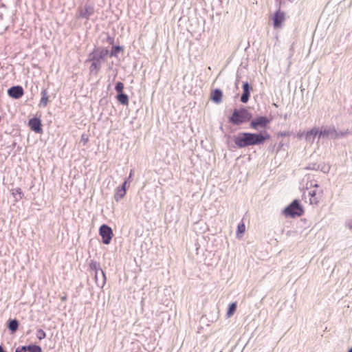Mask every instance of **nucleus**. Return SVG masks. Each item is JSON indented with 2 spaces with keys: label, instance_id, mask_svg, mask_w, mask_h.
Returning <instances> with one entry per match:
<instances>
[{
  "label": "nucleus",
  "instance_id": "ea45409f",
  "mask_svg": "<svg viewBox=\"0 0 352 352\" xmlns=\"http://www.w3.org/2000/svg\"><path fill=\"white\" fill-rule=\"evenodd\" d=\"M348 352H352V347L349 349Z\"/></svg>",
  "mask_w": 352,
  "mask_h": 352
},
{
  "label": "nucleus",
  "instance_id": "4468645a",
  "mask_svg": "<svg viewBox=\"0 0 352 352\" xmlns=\"http://www.w3.org/2000/svg\"><path fill=\"white\" fill-rule=\"evenodd\" d=\"M19 326V322L17 319H9L7 322V327L12 332L14 333L17 331Z\"/></svg>",
  "mask_w": 352,
  "mask_h": 352
},
{
  "label": "nucleus",
  "instance_id": "c85d7f7f",
  "mask_svg": "<svg viewBox=\"0 0 352 352\" xmlns=\"http://www.w3.org/2000/svg\"><path fill=\"white\" fill-rule=\"evenodd\" d=\"M305 169L318 170H319V164L310 163L305 167Z\"/></svg>",
  "mask_w": 352,
  "mask_h": 352
},
{
  "label": "nucleus",
  "instance_id": "4be33fe9",
  "mask_svg": "<svg viewBox=\"0 0 352 352\" xmlns=\"http://www.w3.org/2000/svg\"><path fill=\"white\" fill-rule=\"evenodd\" d=\"M12 195L16 198V200L22 199L23 193L20 188H16L12 190Z\"/></svg>",
  "mask_w": 352,
  "mask_h": 352
},
{
  "label": "nucleus",
  "instance_id": "f257e3e1",
  "mask_svg": "<svg viewBox=\"0 0 352 352\" xmlns=\"http://www.w3.org/2000/svg\"><path fill=\"white\" fill-rule=\"evenodd\" d=\"M270 134L265 130L259 133L240 132L234 137V142L238 148H246L261 145L270 138Z\"/></svg>",
  "mask_w": 352,
  "mask_h": 352
},
{
  "label": "nucleus",
  "instance_id": "a211bd4d",
  "mask_svg": "<svg viewBox=\"0 0 352 352\" xmlns=\"http://www.w3.org/2000/svg\"><path fill=\"white\" fill-rule=\"evenodd\" d=\"M41 98L40 100V102L38 104V106L40 107H45L47 104V102L49 101V96L47 89H43L41 91Z\"/></svg>",
  "mask_w": 352,
  "mask_h": 352
},
{
  "label": "nucleus",
  "instance_id": "2f4dec72",
  "mask_svg": "<svg viewBox=\"0 0 352 352\" xmlns=\"http://www.w3.org/2000/svg\"><path fill=\"white\" fill-rule=\"evenodd\" d=\"M277 135L278 137H286V136H289L290 135V132L289 131H279L278 133H277Z\"/></svg>",
  "mask_w": 352,
  "mask_h": 352
},
{
  "label": "nucleus",
  "instance_id": "5701e85b",
  "mask_svg": "<svg viewBox=\"0 0 352 352\" xmlns=\"http://www.w3.org/2000/svg\"><path fill=\"white\" fill-rule=\"evenodd\" d=\"M236 302H232L229 305L228 310H227V316L228 317H230L234 314V313L236 310Z\"/></svg>",
  "mask_w": 352,
  "mask_h": 352
},
{
  "label": "nucleus",
  "instance_id": "c756f323",
  "mask_svg": "<svg viewBox=\"0 0 352 352\" xmlns=\"http://www.w3.org/2000/svg\"><path fill=\"white\" fill-rule=\"evenodd\" d=\"M124 84L122 82H117L115 86V90L117 93L123 92Z\"/></svg>",
  "mask_w": 352,
  "mask_h": 352
},
{
  "label": "nucleus",
  "instance_id": "dca6fc26",
  "mask_svg": "<svg viewBox=\"0 0 352 352\" xmlns=\"http://www.w3.org/2000/svg\"><path fill=\"white\" fill-rule=\"evenodd\" d=\"M319 131L317 128H313L308 131L305 135V139L307 141L312 142H314L316 136L319 134Z\"/></svg>",
  "mask_w": 352,
  "mask_h": 352
},
{
  "label": "nucleus",
  "instance_id": "b1692460",
  "mask_svg": "<svg viewBox=\"0 0 352 352\" xmlns=\"http://www.w3.org/2000/svg\"><path fill=\"white\" fill-rule=\"evenodd\" d=\"M309 195L310 196V204H317L318 203V199L316 197V190H311L309 192Z\"/></svg>",
  "mask_w": 352,
  "mask_h": 352
},
{
  "label": "nucleus",
  "instance_id": "ddd939ff",
  "mask_svg": "<svg viewBox=\"0 0 352 352\" xmlns=\"http://www.w3.org/2000/svg\"><path fill=\"white\" fill-rule=\"evenodd\" d=\"M223 92L220 89H215L211 93V100L218 104L222 101Z\"/></svg>",
  "mask_w": 352,
  "mask_h": 352
},
{
  "label": "nucleus",
  "instance_id": "7ed1b4c3",
  "mask_svg": "<svg viewBox=\"0 0 352 352\" xmlns=\"http://www.w3.org/2000/svg\"><path fill=\"white\" fill-rule=\"evenodd\" d=\"M252 114L246 107H242L239 109H234L232 114L228 117V122L233 125H241L250 122Z\"/></svg>",
  "mask_w": 352,
  "mask_h": 352
},
{
  "label": "nucleus",
  "instance_id": "aec40b11",
  "mask_svg": "<svg viewBox=\"0 0 352 352\" xmlns=\"http://www.w3.org/2000/svg\"><path fill=\"white\" fill-rule=\"evenodd\" d=\"M126 195V190L120 189L119 188H116V192L114 194V199L116 201H120Z\"/></svg>",
  "mask_w": 352,
  "mask_h": 352
},
{
  "label": "nucleus",
  "instance_id": "58836bf2",
  "mask_svg": "<svg viewBox=\"0 0 352 352\" xmlns=\"http://www.w3.org/2000/svg\"><path fill=\"white\" fill-rule=\"evenodd\" d=\"M66 300V296L62 297V300Z\"/></svg>",
  "mask_w": 352,
  "mask_h": 352
},
{
  "label": "nucleus",
  "instance_id": "a19ab883",
  "mask_svg": "<svg viewBox=\"0 0 352 352\" xmlns=\"http://www.w3.org/2000/svg\"><path fill=\"white\" fill-rule=\"evenodd\" d=\"M287 118V115L285 114V116H284V118L286 119Z\"/></svg>",
  "mask_w": 352,
  "mask_h": 352
},
{
  "label": "nucleus",
  "instance_id": "c9c22d12",
  "mask_svg": "<svg viewBox=\"0 0 352 352\" xmlns=\"http://www.w3.org/2000/svg\"><path fill=\"white\" fill-rule=\"evenodd\" d=\"M346 133H347V132H346H346H340V133H338V138H339V137H343V136H344Z\"/></svg>",
  "mask_w": 352,
  "mask_h": 352
},
{
  "label": "nucleus",
  "instance_id": "423d86ee",
  "mask_svg": "<svg viewBox=\"0 0 352 352\" xmlns=\"http://www.w3.org/2000/svg\"><path fill=\"white\" fill-rule=\"evenodd\" d=\"M99 234L102 237V242L108 245L111 243L113 236L112 229L106 224H102L99 228Z\"/></svg>",
  "mask_w": 352,
  "mask_h": 352
},
{
  "label": "nucleus",
  "instance_id": "39448f33",
  "mask_svg": "<svg viewBox=\"0 0 352 352\" xmlns=\"http://www.w3.org/2000/svg\"><path fill=\"white\" fill-rule=\"evenodd\" d=\"M270 122L271 120L267 117L260 116L256 117L254 119H251L250 126L251 129L257 131L259 128L265 129Z\"/></svg>",
  "mask_w": 352,
  "mask_h": 352
},
{
  "label": "nucleus",
  "instance_id": "9d476101",
  "mask_svg": "<svg viewBox=\"0 0 352 352\" xmlns=\"http://www.w3.org/2000/svg\"><path fill=\"white\" fill-rule=\"evenodd\" d=\"M8 95L14 99H19L24 94L23 88L21 85H15L8 89Z\"/></svg>",
  "mask_w": 352,
  "mask_h": 352
},
{
  "label": "nucleus",
  "instance_id": "4c0bfd02",
  "mask_svg": "<svg viewBox=\"0 0 352 352\" xmlns=\"http://www.w3.org/2000/svg\"><path fill=\"white\" fill-rule=\"evenodd\" d=\"M0 352H7L6 350H4L2 345H0Z\"/></svg>",
  "mask_w": 352,
  "mask_h": 352
},
{
  "label": "nucleus",
  "instance_id": "393cba45",
  "mask_svg": "<svg viewBox=\"0 0 352 352\" xmlns=\"http://www.w3.org/2000/svg\"><path fill=\"white\" fill-rule=\"evenodd\" d=\"M319 170L324 173H328L330 170V166L324 163L319 164Z\"/></svg>",
  "mask_w": 352,
  "mask_h": 352
},
{
  "label": "nucleus",
  "instance_id": "0eeeda50",
  "mask_svg": "<svg viewBox=\"0 0 352 352\" xmlns=\"http://www.w3.org/2000/svg\"><path fill=\"white\" fill-rule=\"evenodd\" d=\"M94 13V8L90 4H85L83 7H79L77 10V18L88 20Z\"/></svg>",
  "mask_w": 352,
  "mask_h": 352
},
{
  "label": "nucleus",
  "instance_id": "e433bc0d",
  "mask_svg": "<svg viewBox=\"0 0 352 352\" xmlns=\"http://www.w3.org/2000/svg\"><path fill=\"white\" fill-rule=\"evenodd\" d=\"M283 146V144L282 142H280L278 145V148H277V152H278L280 148H282V146Z\"/></svg>",
  "mask_w": 352,
  "mask_h": 352
},
{
  "label": "nucleus",
  "instance_id": "f8f14e48",
  "mask_svg": "<svg viewBox=\"0 0 352 352\" xmlns=\"http://www.w3.org/2000/svg\"><path fill=\"white\" fill-rule=\"evenodd\" d=\"M329 135H331V137L333 138H338V132L334 128L324 129H322L319 133V137H327Z\"/></svg>",
  "mask_w": 352,
  "mask_h": 352
},
{
  "label": "nucleus",
  "instance_id": "20e7f679",
  "mask_svg": "<svg viewBox=\"0 0 352 352\" xmlns=\"http://www.w3.org/2000/svg\"><path fill=\"white\" fill-rule=\"evenodd\" d=\"M303 213L302 206L298 199H294L283 210V214L286 217H300Z\"/></svg>",
  "mask_w": 352,
  "mask_h": 352
},
{
  "label": "nucleus",
  "instance_id": "412c9836",
  "mask_svg": "<svg viewBox=\"0 0 352 352\" xmlns=\"http://www.w3.org/2000/svg\"><path fill=\"white\" fill-rule=\"evenodd\" d=\"M89 267L91 270L94 271L95 272L99 271L101 272V270H102L100 268V263L94 260H91Z\"/></svg>",
  "mask_w": 352,
  "mask_h": 352
},
{
  "label": "nucleus",
  "instance_id": "9b49d317",
  "mask_svg": "<svg viewBox=\"0 0 352 352\" xmlns=\"http://www.w3.org/2000/svg\"><path fill=\"white\" fill-rule=\"evenodd\" d=\"M242 88L243 94L241 96V102L243 103H247L250 99L252 88L248 82H243Z\"/></svg>",
  "mask_w": 352,
  "mask_h": 352
},
{
  "label": "nucleus",
  "instance_id": "cd10ccee",
  "mask_svg": "<svg viewBox=\"0 0 352 352\" xmlns=\"http://www.w3.org/2000/svg\"><path fill=\"white\" fill-rule=\"evenodd\" d=\"M30 349V344L29 345H24L21 346H18L15 349V352H29V350Z\"/></svg>",
  "mask_w": 352,
  "mask_h": 352
},
{
  "label": "nucleus",
  "instance_id": "1a4fd4ad",
  "mask_svg": "<svg viewBox=\"0 0 352 352\" xmlns=\"http://www.w3.org/2000/svg\"><path fill=\"white\" fill-rule=\"evenodd\" d=\"M28 126L32 131L36 133H43L42 123L39 118L34 117L30 119L28 121Z\"/></svg>",
  "mask_w": 352,
  "mask_h": 352
},
{
  "label": "nucleus",
  "instance_id": "f704fd0d",
  "mask_svg": "<svg viewBox=\"0 0 352 352\" xmlns=\"http://www.w3.org/2000/svg\"><path fill=\"white\" fill-rule=\"evenodd\" d=\"M127 184V180H125L120 186H118L120 189L126 190V186Z\"/></svg>",
  "mask_w": 352,
  "mask_h": 352
},
{
  "label": "nucleus",
  "instance_id": "f03ea898",
  "mask_svg": "<svg viewBox=\"0 0 352 352\" xmlns=\"http://www.w3.org/2000/svg\"><path fill=\"white\" fill-rule=\"evenodd\" d=\"M109 54V50L106 47H94L88 55L86 62H91L89 72L97 74L102 67V63L106 61Z\"/></svg>",
  "mask_w": 352,
  "mask_h": 352
},
{
  "label": "nucleus",
  "instance_id": "f3484780",
  "mask_svg": "<svg viewBox=\"0 0 352 352\" xmlns=\"http://www.w3.org/2000/svg\"><path fill=\"white\" fill-rule=\"evenodd\" d=\"M111 46V50L109 51L108 54L110 57H118V54L124 51L123 46L115 45L114 44Z\"/></svg>",
  "mask_w": 352,
  "mask_h": 352
},
{
  "label": "nucleus",
  "instance_id": "a878e982",
  "mask_svg": "<svg viewBox=\"0 0 352 352\" xmlns=\"http://www.w3.org/2000/svg\"><path fill=\"white\" fill-rule=\"evenodd\" d=\"M36 336L39 340H41L46 337V333L43 329H38L36 331Z\"/></svg>",
  "mask_w": 352,
  "mask_h": 352
},
{
  "label": "nucleus",
  "instance_id": "6ab92c4d",
  "mask_svg": "<svg viewBox=\"0 0 352 352\" xmlns=\"http://www.w3.org/2000/svg\"><path fill=\"white\" fill-rule=\"evenodd\" d=\"M116 98L118 101L122 105H127L129 104V96L124 92H120L117 94Z\"/></svg>",
  "mask_w": 352,
  "mask_h": 352
},
{
  "label": "nucleus",
  "instance_id": "473e14b6",
  "mask_svg": "<svg viewBox=\"0 0 352 352\" xmlns=\"http://www.w3.org/2000/svg\"><path fill=\"white\" fill-rule=\"evenodd\" d=\"M107 41L109 45H113L114 44V38L110 36H108L107 38Z\"/></svg>",
  "mask_w": 352,
  "mask_h": 352
},
{
  "label": "nucleus",
  "instance_id": "bb28decb",
  "mask_svg": "<svg viewBox=\"0 0 352 352\" xmlns=\"http://www.w3.org/2000/svg\"><path fill=\"white\" fill-rule=\"evenodd\" d=\"M29 352H43L42 348L37 344H31Z\"/></svg>",
  "mask_w": 352,
  "mask_h": 352
},
{
  "label": "nucleus",
  "instance_id": "2eb2a0df",
  "mask_svg": "<svg viewBox=\"0 0 352 352\" xmlns=\"http://www.w3.org/2000/svg\"><path fill=\"white\" fill-rule=\"evenodd\" d=\"M98 272H95V274H94L95 282L99 287L102 288L106 283V280H107L106 275H105V273L103 272V270H101L100 273H101V276H102V280H101V281H100L98 280Z\"/></svg>",
  "mask_w": 352,
  "mask_h": 352
},
{
  "label": "nucleus",
  "instance_id": "6e6552de",
  "mask_svg": "<svg viewBox=\"0 0 352 352\" xmlns=\"http://www.w3.org/2000/svg\"><path fill=\"white\" fill-rule=\"evenodd\" d=\"M273 20V25L274 28H281L283 23L285 21V14L284 12L281 11L280 9L276 10L272 17Z\"/></svg>",
  "mask_w": 352,
  "mask_h": 352
},
{
  "label": "nucleus",
  "instance_id": "7c9ffc66",
  "mask_svg": "<svg viewBox=\"0 0 352 352\" xmlns=\"http://www.w3.org/2000/svg\"><path fill=\"white\" fill-rule=\"evenodd\" d=\"M245 231V227L243 223H239L237 226V235L242 234Z\"/></svg>",
  "mask_w": 352,
  "mask_h": 352
},
{
  "label": "nucleus",
  "instance_id": "79ce46f5",
  "mask_svg": "<svg viewBox=\"0 0 352 352\" xmlns=\"http://www.w3.org/2000/svg\"><path fill=\"white\" fill-rule=\"evenodd\" d=\"M131 177V173H130L129 176V179H130Z\"/></svg>",
  "mask_w": 352,
  "mask_h": 352
},
{
  "label": "nucleus",
  "instance_id": "72a5a7b5",
  "mask_svg": "<svg viewBox=\"0 0 352 352\" xmlns=\"http://www.w3.org/2000/svg\"><path fill=\"white\" fill-rule=\"evenodd\" d=\"M346 226L352 231V219L347 221Z\"/></svg>",
  "mask_w": 352,
  "mask_h": 352
}]
</instances>
